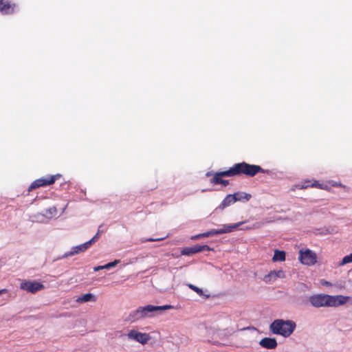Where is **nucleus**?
<instances>
[{
	"label": "nucleus",
	"mask_w": 352,
	"mask_h": 352,
	"mask_svg": "<svg viewBox=\"0 0 352 352\" xmlns=\"http://www.w3.org/2000/svg\"><path fill=\"white\" fill-rule=\"evenodd\" d=\"M265 170L260 166L250 164L245 162L234 164L227 170L215 173L210 182L213 184H222L227 186L229 181L223 179V177H235L244 175L248 177H254L258 173H265Z\"/></svg>",
	"instance_id": "nucleus-1"
},
{
	"label": "nucleus",
	"mask_w": 352,
	"mask_h": 352,
	"mask_svg": "<svg viewBox=\"0 0 352 352\" xmlns=\"http://www.w3.org/2000/svg\"><path fill=\"white\" fill-rule=\"evenodd\" d=\"M350 298L342 295L331 296L325 294H318L310 296L309 302L316 308L336 307L345 304Z\"/></svg>",
	"instance_id": "nucleus-2"
},
{
	"label": "nucleus",
	"mask_w": 352,
	"mask_h": 352,
	"mask_svg": "<svg viewBox=\"0 0 352 352\" xmlns=\"http://www.w3.org/2000/svg\"><path fill=\"white\" fill-rule=\"evenodd\" d=\"M296 323L292 320H275L270 324V330L274 334L289 337L296 329Z\"/></svg>",
	"instance_id": "nucleus-3"
},
{
	"label": "nucleus",
	"mask_w": 352,
	"mask_h": 352,
	"mask_svg": "<svg viewBox=\"0 0 352 352\" xmlns=\"http://www.w3.org/2000/svg\"><path fill=\"white\" fill-rule=\"evenodd\" d=\"M241 224H242V222H239V223H234V224H230V225L223 224V225H222V228L220 229L210 230L208 232H206L202 234L192 236V239H199V238H202V237H209V236H212L214 235L229 233V232H232L234 229L238 228Z\"/></svg>",
	"instance_id": "nucleus-4"
},
{
	"label": "nucleus",
	"mask_w": 352,
	"mask_h": 352,
	"mask_svg": "<svg viewBox=\"0 0 352 352\" xmlns=\"http://www.w3.org/2000/svg\"><path fill=\"white\" fill-rule=\"evenodd\" d=\"M61 177L60 174L41 177L34 180L29 186L28 190L32 191L40 187H45L53 184L58 179Z\"/></svg>",
	"instance_id": "nucleus-5"
},
{
	"label": "nucleus",
	"mask_w": 352,
	"mask_h": 352,
	"mask_svg": "<svg viewBox=\"0 0 352 352\" xmlns=\"http://www.w3.org/2000/svg\"><path fill=\"white\" fill-rule=\"evenodd\" d=\"M298 259L304 265H314L317 261V256L309 249H301L299 251Z\"/></svg>",
	"instance_id": "nucleus-6"
},
{
	"label": "nucleus",
	"mask_w": 352,
	"mask_h": 352,
	"mask_svg": "<svg viewBox=\"0 0 352 352\" xmlns=\"http://www.w3.org/2000/svg\"><path fill=\"white\" fill-rule=\"evenodd\" d=\"M142 314L143 315V318L152 316L153 313L155 311H160L170 309L173 308L172 305H166L163 306H154L151 305H148L144 307H140Z\"/></svg>",
	"instance_id": "nucleus-7"
},
{
	"label": "nucleus",
	"mask_w": 352,
	"mask_h": 352,
	"mask_svg": "<svg viewBox=\"0 0 352 352\" xmlns=\"http://www.w3.org/2000/svg\"><path fill=\"white\" fill-rule=\"evenodd\" d=\"M20 288L28 292L35 294L45 288V286L36 281L25 280L21 283Z\"/></svg>",
	"instance_id": "nucleus-8"
},
{
	"label": "nucleus",
	"mask_w": 352,
	"mask_h": 352,
	"mask_svg": "<svg viewBox=\"0 0 352 352\" xmlns=\"http://www.w3.org/2000/svg\"><path fill=\"white\" fill-rule=\"evenodd\" d=\"M127 336L129 339H133L142 344L147 343V342L151 339L149 334L146 333H141L135 330H131L128 333Z\"/></svg>",
	"instance_id": "nucleus-9"
},
{
	"label": "nucleus",
	"mask_w": 352,
	"mask_h": 352,
	"mask_svg": "<svg viewBox=\"0 0 352 352\" xmlns=\"http://www.w3.org/2000/svg\"><path fill=\"white\" fill-rule=\"evenodd\" d=\"M210 248L207 245H195L192 247H186L182 250L181 254L182 255L190 256L191 254H197L204 251H208Z\"/></svg>",
	"instance_id": "nucleus-10"
},
{
	"label": "nucleus",
	"mask_w": 352,
	"mask_h": 352,
	"mask_svg": "<svg viewBox=\"0 0 352 352\" xmlns=\"http://www.w3.org/2000/svg\"><path fill=\"white\" fill-rule=\"evenodd\" d=\"M90 246V242L87 241L83 244L73 247L71 251L66 252L63 257L67 258L79 254L80 252H83L86 251L88 248H89Z\"/></svg>",
	"instance_id": "nucleus-11"
},
{
	"label": "nucleus",
	"mask_w": 352,
	"mask_h": 352,
	"mask_svg": "<svg viewBox=\"0 0 352 352\" xmlns=\"http://www.w3.org/2000/svg\"><path fill=\"white\" fill-rule=\"evenodd\" d=\"M15 4L11 3L9 0H0V12L8 14L14 12Z\"/></svg>",
	"instance_id": "nucleus-12"
},
{
	"label": "nucleus",
	"mask_w": 352,
	"mask_h": 352,
	"mask_svg": "<svg viewBox=\"0 0 352 352\" xmlns=\"http://www.w3.org/2000/svg\"><path fill=\"white\" fill-rule=\"evenodd\" d=\"M260 345L267 349H274L277 346V342L275 338H265L261 340Z\"/></svg>",
	"instance_id": "nucleus-13"
},
{
	"label": "nucleus",
	"mask_w": 352,
	"mask_h": 352,
	"mask_svg": "<svg viewBox=\"0 0 352 352\" xmlns=\"http://www.w3.org/2000/svg\"><path fill=\"white\" fill-rule=\"evenodd\" d=\"M143 315L142 314L140 307H138L136 310L132 311L126 319V321L133 322L138 320L142 319Z\"/></svg>",
	"instance_id": "nucleus-14"
},
{
	"label": "nucleus",
	"mask_w": 352,
	"mask_h": 352,
	"mask_svg": "<svg viewBox=\"0 0 352 352\" xmlns=\"http://www.w3.org/2000/svg\"><path fill=\"white\" fill-rule=\"evenodd\" d=\"M235 202L236 199H234L233 195H228L219 205V208L223 210L225 208L230 206L231 204H233Z\"/></svg>",
	"instance_id": "nucleus-15"
},
{
	"label": "nucleus",
	"mask_w": 352,
	"mask_h": 352,
	"mask_svg": "<svg viewBox=\"0 0 352 352\" xmlns=\"http://www.w3.org/2000/svg\"><path fill=\"white\" fill-rule=\"evenodd\" d=\"M89 301L96 302V296L94 295H93L92 294L89 293V294H84V295L78 297L76 299V302H79V303L86 302H89Z\"/></svg>",
	"instance_id": "nucleus-16"
},
{
	"label": "nucleus",
	"mask_w": 352,
	"mask_h": 352,
	"mask_svg": "<svg viewBox=\"0 0 352 352\" xmlns=\"http://www.w3.org/2000/svg\"><path fill=\"white\" fill-rule=\"evenodd\" d=\"M233 197L234 199H236V201L243 200L249 201L251 198V195L246 192H238L233 194Z\"/></svg>",
	"instance_id": "nucleus-17"
},
{
	"label": "nucleus",
	"mask_w": 352,
	"mask_h": 352,
	"mask_svg": "<svg viewBox=\"0 0 352 352\" xmlns=\"http://www.w3.org/2000/svg\"><path fill=\"white\" fill-rule=\"evenodd\" d=\"M285 252L282 250H276L274 251V254L272 258V261L274 262L276 261H284L285 260Z\"/></svg>",
	"instance_id": "nucleus-18"
},
{
	"label": "nucleus",
	"mask_w": 352,
	"mask_h": 352,
	"mask_svg": "<svg viewBox=\"0 0 352 352\" xmlns=\"http://www.w3.org/2000/svg\"><path fill=\"white\" fill-rule=\"evenodd\" d=\"M308 187H316L320 189H325L327 188L325 185L321 184L318 181L314 180L311 184L302 185L300 188L303 189Z\"/></svg>",
	"instance_id": "nucleus-19"
},
{
	"label": "nucleus",
	"mask_w": 352,
	"mask_h": 352,
	"mask_svg": "<svg viewBox=\"0 0 352 352\" xmlns=\"http://www.w3.org/2000/svg\"><path fill=\"white\" fill-rule=\"evenodd\" d=\"M352 263V253L343 257L339 263L338 266H343L346 264Z\"/></svg>",
	"instance_id": "nucleus-20"
},
{
	"label": "nucleus",
	"mask_w": 352,
	"mask_h": 352,
	"mask_svg": "<svg viewBox=\"0 0 352 352\" xmlns=\"http://www.w3.org/2000/svg\"><path fill=\"white\" fill-rule=\"evenodd\" d=\"M188 287L190 289H191L192 290H193L194 292H195L197 294L199 295H201L202 293H203V291L201 289L197 287V286L192 285V284H189L188 285Z\"/></svg>",
	"instance_id": "nucleus-21"
},
{
	"label": "nucleus",
	"mask_w": 352,
	"mask_h": 352,
	"mask_svg": "<svg viewBox=\"0 0 352 352\" xmlns=\"http://www.w3.org/2000/svg\"><path fill=\"white\" fill-rule=\"evenodd\" d=\"M119 263H120L119 260H115L113 262L108 263L104 265H105V269L106 270H109L111 267H115Z\"/></svg>",
	"instance_id": "nucleus-22"
},
{
	"label": "nucleus",
	"mask_w": 352,
	"mask_h": 352,
	"mask_svg": "<svg viewBox=\"0 0 352 352\" xmlns=\"http://www.w3.org/2000/svg\"><path fill=\"white\" fill-rule=\"evenodd\" d=\"M271 274H276V277H283L284 276V272L282 270H279L278 272L276 271H272Z\"/></svg>",
	"instance_id": "nucleus-23"
},
{
	"label": "nucleus",
	"mask_w": 352,
	"mask_h": 352,
	"mask_svg": "<svg viewBox=\"0 0 352 352\" xmlns=\"http://www.w3.org/2000/svg\"><path fill=\"white\" fill-rule=\"evenodd\" d=\"M100 232L99 231L96 234V235L87 242H90V245L94 243L99 238Z\"/></svg>",
	"instance_id": "nucleus-24"
},
{
	"label": "nucleus",
	"mask_w": 352,
	"mask_h": 352,
	"mask_svg": "<svg viewBox=\"0 0 352 352\" xmlns=\"http://www.w3.org/2000/svg\"><path fill=\"white\" fill-rule=\"evenodd\" d=\"M104 269H105V265H99V266H96V267H94V271L98 272L100 270H104Z\"/></svg>",
	"instance_id": "nucleus-25"
},
{
	"label": "nucleus",
	"mask_w": 352,
	"mask_h": 352,
	"mask_svg": "<svg viewBox=\"0 0 352 352\" xmlns=\"http://www.w3.org/2000/svg\"><path fill=\"white\" fill-rule=\"evenodd\" d=\"M322 285H325V286H331V283L329 281H327V280H322Z\"/></svg>",
	"instance_id": "nucleus-26"
},
{
	"label": "nucleus",
	"mask_w": 352,
	"mask_h": 352,
	"mask_svg": "<svg viewBox=\"0 0 352 352\" xmlns=\"http://www.w3.org/2000/svg\"><path fill=\"white\" fill-rule=\"evenodd\" d=\"M162 239H163V238H162V239H148L147 241H160Z\"/></svg>",
	"instance_id": "nucleus-27"
},
{
	"label": "nucleus",
	"mask_w": 352,
	"mask_h": 352,
	"mask_svg": "<svg viewBox=\"0 0 352 352\" xmlns=\"http://www.w3.org/2000/svg\"><path fill=\"white\" fill-rule=\"evenodd\" d=\"M268 277H274V278H276L277 277H276V274H271V272L268 274V276L265 278H268Z\"/></svg>",
	"instance_id": "nucleus-28"
},
{
	"label": "nucleus",
	"mask_w": 352,
	"mask_h": 352,
	"mask_svg": "<svg viewBox=\"0 0 352 352\" xmlns=\"http://www.w3.org/2000/svg\"><path fill=\"white\" fill-rule=\"evenodd\" d=\"M49 211H50V212L51 214H52V212H56V209L55 208H50V209L49 210Z\"/></svg>",
	"instance_id": "nucleus-29"
},
{
	"label": "nucleus",
	"mask_w": 352,
	"mask_h": 352,
	"mask_svg": "<svg viewBox=\"0 0 352 352\" xmlns=\"http://www.w3.org/2000/svg\"><path fill=\"white\" fill-rule=\"evenodd\" d=\"M8 292L6 289H0V294H5Z\"/></svg>",
	"instance_id": "nucleus-30"
},
{
	"label": "nucleus",
	"mask_w": 352,
	"mask_h": 352,
	"mask_svg": "<svg viewBox=\"0 0 352 352\" xmlns=\"http://www.w3.org/2000/svg\"><path fill=\"white\" fill-rule=\"evenodd\" d=\"M311 181H305L302 184V185H306V184H311Z\"/></svg>",
	"instance_id": "nucleus-31"
},
{
	"label": "nucleus",
	"mask_w": 352,
	"mask_h": 352,
	"mask_svg": "<svg viewBox=\"0 0 352 352\" xmlns=\"http://www.w3.org/2000/svg\"><path fill=\"white\" fill-rule=\"evenodd\" d=\"M210 175H211V173H206V176H210Z\"/></svg>",
	"instance_id": "nucleus-32"
}]
</instances>
